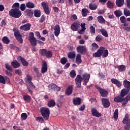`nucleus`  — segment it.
<instances>
[{
	"mask_svg": "<svg viewBox=\"0 0 130 130\" xmlns=\"http://www.w3.org/2000/svg\"><path fill=\"white\" fill-rule=\"evenodd\" d=\"M130 100V94L127 95L126 97L123 98L121 95H118L114 98V102H116V103H121V102H123V103L122 104V106H126V104H127V103Z\"/></svg>",
	"mask_w": 130,
	"mask_h": 130,
	"instance_id": "obj_1",
	"label": "nucleus"
},
{
	"mask_svg": "<svg viewBox=\"0 0 130 130\" xmlns=\"http://www.w3.org/2000/svg\"><path fill=\"white\" fill-rule=\"evenodd\" d=\"M107 57L108 56V50H105L104 47H100L96 52L93 54V57Z\"/></svg>",
	"mask_w": 130,
	"mask_h": 130,
	"instance_id": "obj_2",
	"label": "nucleus"
},
{
	"mask_svg": "<svg viewBox=\"0 0 130 130\" xmlns=\"http://www.w3.org/2000/svg\"><path fill=\"white\" fill-rule=\"evenodd\" d=\"M28 40L32 46H36L37 45V43H39V44H44V43L43 42L41 41L38 40L36 39V38L34 37V32H30L29 33V38H28Z\"/></svg>",
	"mask_w": 130,
	"mask_h": 130,
	"instance_id": "obj_3",
	"label": "nucleus"
},
{
	"mask_svg": "<svg viewBox=\"0 0 130 130\" xmlns=\"http://www.w3.org/2000/svg\"><path fill=\"white\" fill-rule=\"evenodd\" d=\"M9 16L13 18H20V16H22V12L20 11L19 9H12L9 12Z\"/></svg>",
	"mask_w": 130,
	"mask_h": 130,
	"instance_id": "obj_4",
	"label": "nucleus"
},
{
	"mask_svg": "<svg viewBox=\"0 0 130 130\" xmlns=\"http://www.w3.org/2000/svg\"><path fill=\"white\" fill-rule=\"evenodd\" d=\"M40 112L45 120H48V119L49 118V114H50L49 109L48 108L42 107L40 109Z\"/></svg>",
	"mask_w": 130,
	"mask_h": 130,
	"instance_id": "obj_5",
	"label": "nucleus"
},
{
	"mask_svg": "<svg viewBox=\"0 0 130 130\" xmlns=\"http://www.w3.org/2000/svg\"><path fill=\"white\" fill-rule=\"evenodd\" d=\"M39 53L41 56H46L47 58H51L52 57V52L51 51H47L46 49H40Z\"/></svg>",
	"mask_w": 130,
	"mask_h": 130,
	"instance_id": "obj_6",
	"label": "nucleus"
},
{
	"mask_svg": "<svg viewBox=\"0 0 130 130\" xmlns=\"http://www.w3.org/2000/svg\"><path fill=\"white\" fill-rule=\"evenodd\" d=\"M76 50L78 53L82 54V55L86 54V53L87 52V48H86V47L82 45L78 46L76 48Z\"/></svg>",
	"mask_w": 130,
	"mask_h": 130,
	"instance_id": "obj_7",
	"label": "nucleus"
},
{
	"mask_svg": "<svg viewBox=\"0 0 130 130\" xmlns=\"http://www.w3.org/2000/svg\"><path fill=\"white\" fill-rule=\"evenodd\" d=\"M80 78H81V81H83V80H84L83 85H84V86H86V85H87V83H88L89 82V80H90V75L87 74V73H84L82 75V77L80 75Z\"/></svg>",
	"mask_w": 130,
	"mask_h": 130,
	"instance_id": "obj_8",
	"label": "nucleus"
},
{
	"mask_svg": "<svg viewBox=\"0 0 130 130\" xmlns=\"http://www.w3.org/2000/svg\"><path fill=\"white\" fill-rule=\"evenodd\" d=\"M81 27V22L79 21L74 22L71 26V29L72 31H78Z\"/></svg>",
	"mask_w": 130,
	"mask_h": 130,
	"instance_id": "obj_9",
	"label": "nucleus"
},
{
	"mask_svg": "<svg viewBox=\"0 0 130 130\" xmlns=\"http://www.w3.org/2000/svg\"><path fill=\"white\" fill-rule=\"evenodd\" d=\"M14 36L16 39L19 42V43H23V38H22V35L19 30H15L14 31Z\"/></svg>",
	"mask_w": 130,
	"mask_h": 130,
	"instance_id": "obj_10",
	"label": "nucleus"
},
{
	"mask_svg": "<svg viewBox=\"0 0 130 130\" xmlns=\"http://www.w3.org/2000/svg\"><path fill=\"white\" fill-rule=\"evenodd\" d=\"M95 88L99 91L102 97H107V95H108V91L107 90L101 88L100 86L98 85L96 86Z\"/></svg>",
	"mask_w": 130,
	"mask_h": 130,
	"instance_id": "obj_11",
	"label": "nucleus"
},
{
	"mask_svg": "<svg viewBox=\"0 0 130 130\" xmlns=\"http://www.w3.org/2000/svg\"><path fill=\"white\" fill-rule=\"evenodd\" d=\"M5 68L6 70H7L5 71L6 75L7 76H12L13 74H12V73H11V72H13V68L11 66H10V64L8 63H5Z\"/></svg>",
	"mask_w": 130,
	"mask_h": 130,
	"instance_id": "obj_12",
	"label": "nucleus"
},
{
	"mask_svg": "<svg viewBox=\"0 0 130 130\" xmlns=\"http://www.w3.org/2000/svg\"><path fill=\"white\" fill-rule=\"evenodd\" d=\"M82 81L81 79V75H78L75 78L76 88H82Z\"/></svg>",
	"mask_w": 130,
	"mask_h": 130,
	"instance_id": "obj_13",
	"label": "nucleus"
},
{
	"mask_svg": "<svg viewBox=\"0 0 130 130\" xmlns=\"http://www.w3.org/2000/svg\"><path fill=\"white\" fill-rule=\"evenodd\" d=\"M26 84V86H27V89L28 90V91L29 92V93H30V94H32L33 93L32 89H35L36 87L35 86L34 84L33 83V82H32V81H31L30 82H28Z\"/></svg>",
	"mask_w": 130,
	"mask_h": 130,
	"instance_id": "obj_14",
	"label": "nucleus"
},
{
	"mask_svg": "<svg viewBox=\"0 0 130 130\" xmlns=\"http://www.w3.org/2000/svg\"><path fill=\"white\" fill-rule=\"evenodd\" d=\"M102 103L104 108H108L110 106V102L108 99L102 98Z\"/></svg>",
	"mask_w": 130,
	"mask_h": 130,
	"instance_id": "obj_15",
	"label": "nucleus"
},
{
	"mask_svg": "<svg viewBox=\"0 0 130 130\" xmlns=\"http://www.w3.org/2000/svg\"><path fill=\"white\" fill-rule=\"evenodd\" d=\"M91 112L92 115H93V116H95V117H100V116L102 115V114L101 113H99L95 108L91 109Z\"/></svg>",
	"mask_w": 130,
	"mask_h": 130,
	"instance_id": "obj_16",
	"label": "nucleus"
},
{
	"mask_svg": "<svg viewBox=\"0 0 130 130\" xmlns=\"http://www.w3.org/2000/svg\"><path fill=\"white\" fill-rule=\"evenodd\" d=\"M20 30H22L23 31H29L31 29V24L26 23L25 24L21 26L19 28Z\"/></svg>",
	"mask_w": 130,
	"mask_h": 130,
	"instance_id": "obj_17",
	"label": "nucleus"
},
{
	"mask_svg": "<svg viewBox=\"0 0 130 130\" xmlns=\"http://www.w3.org/2000/svg\"><path fill=\"white\" fill-rule=\"evenodd\" d=\"M54 31L55 36H56V37H58V35L60 34V27L59 26V25H55L54 28Z\"/></svg>",
	"mask_w": 130,
	"mask_h": 130,
	"instance_id": "obj_18",
	"label": "nucleus"
},
{
	"mask_svg": "<svg viewBox=\"0 0 130 130\" xmlns=\"http://www.w3.org/2000/svg\"><path fill=\"white\" fill-rule=\"evenodd\" d=\"M18 60H20L22 66L23 67H28L29 64V62L26 60V59H24V58L22 57L21 56H19L17 57Z\"/></svg>",
	"mask_w": 130,
	"mask_h": 130,
	"instance_id": "obj_19",
	"label": "nucleus"
},
{
	"mask_svg": "<svg viewBox=\"0 0 130 130\" xmlns=\"http://www.w3.org/2000/svg\"><path fill=\"white\" fill-rule=\"evenodd\" d=\"M42 6L44 9L45 14H46V15H49L50 14V11H49L48 5H47L45 2H42Z\"/></svg>",
	"mask_w": 130,
	"mask_h": 130,
	"instance_id": "obj_20",
	"label": "nucleus"
},
{
	"mask_svg": "<svg viewBox=\"0 0 130 130\" xmlns=\"http://www.w3.org/2000/svg\"><path fill=\"white\" fill-rule=\"evenodd\" d=\"M73 89L74 85H69L66 90L65 91V94H66L67 96H70V95H72Z\"/></svg>",
	"mask_w": 130,
	"mask_h": 130,
	"instance_id": "obj_21",
	"label": "nucleus"
},
{
	"mask_svg": "<svg viewBox=\"0 0 130 130\" xmlns=\"http://www.w3.org/2000/svg\"><path fill=\"white\" fill-rule=\"evenodd\" d=\"M122 122L123 124H126L127 126H130V119L128 115H125V117L123 119Z\"/></svg>",
	"mask_w": 130,
	"mask_h": 130,
	"instance_id": "obj_22",
	"label": "nucleus"
},
{
	"mask_svg": "<svg viewBox=\"0 0 130 130\" xmlns=\"http://www.w3.org/2000/svg\"><path fill=\"white\" fill-rule=\"evenodd\" d=\"M48 87L50 90H53L54 91H59L60 90V87L57 86L54 83L49 84Z\"/></svg>",
	"mask_w": 130,
	"mask_h": 130,
	"instance_id": "obj_23",
	"label": "nucleus"
},
{
	"mask_svg": "<svg viewBox=\"0 0 130 130\" xmlns=\"http://www.w3.org/2000/svg\"><path fill=\"white\" fill-rule=\"evenodd\" d=\"M47 72V63L46 61H43V64L41 72L42 74H45Z\"/></svg>",
	"mask_w": 130,
	"mask_h": 130,
	"instance_id": "obj_24",
	"label": "nucleus"
},
{
	"mask_svg": "<svg viewBox=\"0 0 130 130\" xmlns=\"http://www.w3.org/2000/svg\"><path fill=\"white\" fill-rule=\"evenodd\" d=\"M111 82L112 83V84H114V85H116L117 87H121V82L119 81L118 80L114 78H112L111 79Z\"/></svg>",
	"mask_w": 130,
	"mask_h": 130,
	"instance_id": "obj_25",
	"label": "nucleus"
},
{
	"mask_svg": "<svg viewBox=\"0 0 130 130\" xmlns=\"http://www.w3.org/2000/svg\"><path fill=\"white\" fill-rule=\"evenodd\" d=\"M73 103L74 105H81L82 102L80 98H75L73 99Z\"/></svg>",
	"mask_w": 130,
	"mask_h": 130,
	"instance_id": "obj_26",
	"label": "nucleus"
},
{
	"mask_svg": "<svg viewBox=\"0 0 130 130\" xmlns=\"http://www.w3.org/2000/svg\"><path fill=\"white\" fill-rule=\"evenodd\" d=\"M11 65L14 69H18L21 67V64H20V63L17 60L13 61L11 63Z\"/></svg>",
	"mask_w": 130,
	"mask_h": 130,
	"instance_id": "obj_27",
	"label": "nucleus"
},
{
	"mask_svg": "<svg viewBox=\"0 0 130 130\" xmlns=\"http://www.w3.org/2000/svg\"><path fill=\"white\" fill-rule=\"evenodd\" d=\"M123 85L124 88H126V90L129 91L130 90V82L127 80L125 79L123 82Z\"/></svg>",
	"mask_w": 130,
	"mask_h": 130,
	"instance_id": "obj_28",
	"label": "nucleus"
},
{
	"mask_svg": "<svg viewBox=\"0 0 130 130\" xmlns=\"http://www.w3.org/2000/svg\"><path fill=\"white\" fill-rule=\"evenodd\" d=\"M80 27H81V29L78 32L79 34H83V32H85V30H86V23L85 22L80 23Z\"/></svg>",
	"mask_w": 130,
	"mask_h": 130,
	"instance_id": "obj_29",
	"label": "nucleus"
},
{
	"mask_svg": "<svg viewBox=\"0 0 130 130\" xmlns=\"http://www.w3.org/2000/svg\"><path fill=\"white\" fill-rule=\"evenodd\" d=\"M67 56L69 59H74L76 57V52L72 51L68 52Z\"/></svg>",
	"mask_w": 130,
	"mask_h": 130,
	"instance_id": "obj_30",
	"label": "nucleus"
},
{
	"mask_svg": "<svg viewBox=\"0 0 130 130\" xmlns=\"http://www.w3.org/2000/svg\"><path fill=\"white\" fill-rule=\"evenodd\" d=\"M23 99L24 101L27 102V103H30L32 99H31V96L28 94H24L23 95Z\"/></svg>",
	"mask_w": 130,
	"mask_h": 130,
	"instance_id": "obj_31",
	"label": "nucleus"
},
{
	"mask_svg": "<svg viewBox=\"0 0 130 130\" xmlns=\"http://www.w3.org/2000/svg\"><path fill=\"white\" fill-rule=\"evenodd\" d=\"M75 62L77 64H80V63H82V57L81 54H77L76 55V57L75 59Z\"/></svg>",
	"mask_w": 130,
	"mask_h": 130,
	"instance_id": "obj_32",
	"label": "nucleus"
},
{
	"mask_svg": "<svg viewBox=\"0 0 130 130\" xmlns=\"http://www.w3.org/2000/svg\"><path fill=\"white\" fill-rule=\"evenodd\" d=\"M116 5L118 8H121L124 5V0H116Z\"/></svg>",
	"mask_w": 130,
	"mask_h": 130,
	"instance_id": "obj_33",
	"label": "nucleus"
},
{
	"mask_svg": "<svg viewBox=\"0 0 130 130\" xmlns=\"http://www.w3.org/2000/svg\"><path fill=\"white\" fill-rule=\"evenodd\" d=\"M89 8L91 11H95L98 9L97 5L95 3H90L89 4Z\"/></svg>",
	"mask_w": 130,
	"mask_h": 130,
	"instance_id": "obj_34",
	"label": "nucleus"
},
{
	"mask_svg": "<svg viewBox=\"0 0 130 130\" xmlns=\"http://www.w3.org/2000/svg\"><path fill=\"white\" fill-rule=\"evenodd\" d=\"M128 92H129V90H128L127 89H123L121 90L120 95L123 98H124V96H125V95H127V94H128Z\"/></svg>",
	"mask_w": 130,
	"mask_h": 130,
	"instance_id": "obj_35",
	"label": "nucleus"
},
{
	"mask_svg": "<svg viewBox=\"0 0 130 130\" xmlns=\"http://www.w3.org/2000/svg\"><path fill=\"white\" fill-rule=\"evenodd\" d=\"M25 13L26 15L29 17H32V16H33V10L31 9H26L25 11Z\"/></svg>",
	"mask_w": 130,
	"mask_h": 130,
	"instance_id": "obj_36",
	"label": "nucleus"
},
{
	"mask_svg": "<svg viewBox=\"0 0 130 130\" xmlns=\"http://www.w3.org/2000/svg\"><path fill=\"white\" fill-rule=\"evenodd\" d=\"M56 103L55 101L53 100H50L49 102L48 103V107H54L55 106Z\"/></svg>",
	"mask_w": 130,
	"mask_h": 130,
	"instance_id": "obj_37",
	"label": "nucleus"
},
{
	"mask_svg": "<svg viewBox=\"0 0 130 130\" xmlns=\"http://www.w3.org/2000/svg\"><path fill=\"white\" fill-rule=\"evenodd\" d=\"M114 14L117 18H119L120 16H122V12L120 10H116L114 12Z\"/></svg>",
	"mask_w": 130,
	"mask_h": 130,
	"instance_id": "obj_38",
	"label": "nucleus"
},
{
	"mask_svg": "<svg viewBox=\"0 0 130 130\" xmlns=\"http://www.w3.org/2000/svg\"><path fill=\"white\" fill-rule=\"evenodd\" d=\"M98 21L99 23L101 24H104L105 23V19L103 18L102 16H99L98 17Z\"/></svg>",
	"mask_w": 130,
	"mask_h": 130,
	"instance_id": "obj_39",
	"label": "nucleus"
},
{
	"mask_svg": "<svg viewBox=\"0 0 130 130\" xmlns=\"http://www.w3.org/2000/svg\"><path fill=\"white\" fill-rule=\"evenodd\" d=\"M2 41L3 43H4V44H9V43H10V42H11V41H10V39L8 38V37H4L2 38Z\"/></svg>",
	"mask_w": 130,
	"mask_h": 130,
	"instance_id": "obj_40",
	"label": "nucleus"
},
{
	"mask_svg": "<svg viewBox=\"0 0 130 130\" xmlns=\"http://www.w3.org/2000/svg\"><path fill=\"white\" fill-rule=\"evenodd\" d=\"M118 70L120 72H124L126 70V67L124 65H120L117 67Z\"/></svg>",
	"mask_w": 130,
	"mask_h": 130,
	"instance_id": "obj_41",
	"label": "nucleus"
},
{
	"mask_svg": "<svg viewBox=\"0 0 130 130\" xmlns=\"http://www.w3.org/2000/svg\"><path fill=\"white\" fill-rule=\"evenodd\" d=\"M25 82L26 83H30V82H32V76L27 75L26 78L25 79Z\"/></svg>",
	"mask_w": 130,
	"mask_h": 130,
	"instance_id": "obj_42",
	"label": "nucleus"
},
{
	"mask_svg": "<svg viewBox=\"0 0 130 130\" xmlns=\"http://www.w3.org/2000/svg\"><path fill=\"white\" fill-rule=\"evenodd\" d=\"M34 16L36 18H39L41 16V12L38 10H36L34 11Z\"/></svg>",
	"mask_w": 130,
	"mask_h": 130,
	"instance_id": "obj_43",
	"label": "nucleus"
},
{
	"mask_svg": "<svg viewBox=\"0 0 130 130\" xmlns=\"http://www.w3.org/2000/svg\"><path fill=\"white\" fill-rule=\"evenodd\" d=\"M99 47V46L96 44V43H92L91 44V50L92 51H95L96 49H98Z\"/></svg>",
	"mask_w": 130,
	"mask_h": 130,
	"instance_id": "obj_44",
	"label": "nucleus"
},
{
	"mask_svg": "<svg viewBox=\"0 0 130 130\" xmlns=\"http://www.w3.org/2000/svg\"><path fill=\"white\" fill-rule=\"evenodd\" d=\"M26 6V8H28V9H33V8L35 7V5L31 2L27 3Z\"/></svg>",
	"mask_w": 130,
	"mask_h": 130,
	"instance_id": "obj_45",
	"label": "nucleus"
},
{
	"mask_svg": "<svg viewBox=\"0 0 130 130\" xmlns=\"http://www.w3.org/2000/svg\"><path fill=\"white\" fill-rule=\"evenodd\" d=\"M107 7L109 8V9H113L114 7V4L112 3L111 1H109L107 3Z\"/></svg>",
	"mask_w": 130,
	"mask_h": 130,
	"instance_id": "obj_46",
	"label": "nucleus"
},
{
	"mask_svg": "<svg viewBox=\"0 0 130 130\" xmlns=\"http://www.w3.org/2000/svg\"><path fill=\"white\" fill-rule=\"evenodd\" d=\"M100 32L103 36H105V37H108V33L106 30L102 29H101Z\"/></svg>",
	"mask_w": 130,
	"mask_h": 130,
	"instance_id": "obj_47",
	"label": "nucleus"
},
{
	"mask_svg": "<svg viewBox=\"0 0 130 130\" xmlns=\"http://www.w3.org/2000/svg\"><path fill=\"white\" fill-rule=\"evenodd\" d=\"M88 14V10L85 8L82 9V17H86Z\"/></svg>",
	"mask_w": 130,
	"mask_h": 130,
	"instance_id": "obj_48",
	"label": "nucleus"
},
{
	"mask_svg": "<svg viewBox=\"0 0 130 130\" xmlns=\"http://www.w3.org/2000/svg\"><path fill=\"white\" fill-rule=\"evenodd\" d=\"M90 33H91V35H94L96 33V30H95V27H94L93 26H90Z\"/></svg>",
	"mask_w": 130,
	"mask_h": 130,
	"instance_id": "obj_49",
	"label": "nucleus"
},
{
	"mask_svg": "<svg viewBox=\"0 0 130 130\" xmlns=\"http://www.w3.org/2000/svg\"><path fill=\"white\" fill-rule=\"evenodd\" d=\"M28 116L26 113H23L21 115V120H26Z\"/></svg>",
	"mask_w": 130,
	"mask_h": 130,
	"instance_id": "obj_50",
	"label": "nucleus"
},
{
	"mask_svg": "<svg viewBox=\"0 0 130 130\" xmlns=\"http://www.w3.org/2000/svg\"><path fill=\"white\" fill-rule=\"evenodd\" d=\"M113 118L114 119H117L118 118V109H116L114 112Z\"/></svg>",
	"mask_w": 130,
	"mask_h": 130,
	"instance_id": "obj_51",
	"label": "nucleus"
},
{
	"mask_svg": "<svg viewBox=\"0 0 130 130\" xmlns=\"http://www.w3.org/2000/svg\"><path fill=\"white\" fill-rule=\"evenodd\" d=\"M124 15L126 17H128L130 16V12L129 10H127V9H124Z\"/></svg>",
	"mask_w": 130,
	"mask_h": 130,
	"instance_id": "obj_52",
	"label": "nucleus"
},
{
	"mask_svg": "<svg viewBox=\"0 0 130 130\" xmlns=\"http://www.w3.org/2000/svg\"><path fill=\"white\" fill-rule=\"evenodd\" d=\"M68 62V59L66 57H62L60 59V63L62 64H66Z\"/></svg>",
	"mask_w": 130,
	"mask_h": 130,
	"instance_id": "obj_53",
	"label": "nucleus"
},
{
	"mask_svg": "<svg viewBox=\"0 0 130 130\" xmlns=\"http://www.w3.org/2000/svg\"><path fill=\"white\" fill-rule=\"evenodd\" d=\"M70 75L71 78H74L77 75L76 74V71L75 70H72L70 73Z\"/></svg>",
	"mask_w": 130,
	"mask_h": 130,
	"instance_id": "obj_54",
	"label": "nucleus"
},
{
	"mask_svg": "<svg viewBox=\"0 0 130 130\" xmlns=\"http://www.w3.org/2000/svg\"><path fill=\"white\" fill-rule=\"evenodd\" d=\"M0 83L6 84V79L2 75H0Z\"/></svg>",
	"mask_w": 130,
	"mask_h": 130,
	"instance_id": "obj_55",
	"label": "nucleus"
},
{
	"mask_svg": "<svg viewBox=\"0 0 130 130\" xmlns=\"http://www.w3.org/2000/svg\"><path fill=\"white\" fill-rule=\"evenodd\" d=\"M12 9H19L20 8V4L15 3L12 6Z\"/></svg>",
	"mask_w": 130,
	"mask_h": 130,
	"instance_id": "obj_56",
	"label": "nucleus"
},
{
	"mask_svg": "<svg viewBox=\"0 0 130 130\" xmlns=\"http://www.w3.org/2000/svg\"><path fill=\"white\" fill-rule=\"evenodd\" d=\"M37 121H38V122H41V123H42V122H44V119H43V118L42 117H37L36 118Z\"/></svg>",
	"mask_w": 130,
	"mask_h": 130,
	"instance_id": "obj_57",
	"label": "nucleus"
},
{
	"mask_svg": "<svg viewBox=\"0 0 130 130\" xmlns=\"http://www.w3.org/2000/svg\"><path fill=\"white\" fill-rule=\"evenodd\" d=\"M95 40L96 41H98V42H101L102 40V38L101 36L98 35L95 38Z\"/></svg>",
	"mask_w": 130,
	"mask_h": 130,
	"instance_id": "obj_58",
	"label": "nucleus"
},
{
	"mask_svg": "<svg viewBox=\"0 0 130 130\" xmlns=\"http://www.w3.org/2000/svg\"><path fill=\"white\" fill-rule=\"evenodd\" d=\"M20 8L22 12H23L24 10H26V5H25V4H21Z\"/></svg>",
	"mask_w": 130,
	"mask_h": 130,
	"instance_id": "obj_59",
	"label": "nucleus"
},
{
	"mask_svg": "<svg viewBox=\"0 0 130 130\" xmlns=\"http://www.w3.org/2000/svg\"><path fill=\"white\" fill-rule=\"evenodd\" d=\"M15 73L19 75V76H21L22 75V71L21 69L16 70H15Z\"/></svg>",
	"mask_w": 130,
	"mask_h": 130,
	"instance_id": "obj_60",
	"label": "nucleus"
},
{
	"mask_svg": "<svg viewBox=\"0 0 130 130\" xmlns=\"http://www.w3.org/2000/svg\"><path fill=\"white\" fill-rule=\"evenodd\" d=\"M99 76L100 78H101L102 79V80H105V79H106V77H105V75H104L102 73H99Z\"/></svg>",
	"mask_w": 130,
	"mask_h": 130,
	"instance_id": "obj_61",
	"label": "nucleus"
},
{
	"mask_svg": "<svg viewBox=\"0 0 130 130\" xmlns=\"http://www.w3.org/2000/svg\"><path fill=\"white\" fill-rule=\"evenodd\" d=\"M120 20L121 22V23H125V22H126V20H125V17L124 16H122L120 18Z\"/></svg>",
	"mask_w": 130,
	"mask_h": 130,
	"instance_id": "obj_62",
	"label": "nucleus"
},
{
	"mask_svg": "<svg viewBox=\"0 0 130 130\" xmlns=\"http://www.w3.org/2000/svg\"><path fill=\"white\" fill-rule=\"evenodd\" d=\"M35 34L36 37L37 38V39L40 38V37L41 36V35H40V32L39 31H35Z\"/></svg>",
	"mask_w": 130,
	"mask_h": 130,
	"instance_id": "obj_63",
	"label": "nucleus"
},
{
	"mask_svg": "<svg viewBox=\"0 0 130 130\" xmlns=\"http://www.w3.org/2000/svg\"><path fill=\"white\" fill-rule=\"evenodd\" d=\"M44 21H45V16L43 15L40 19V23H43V22H44Z\"/></svg>",
	"mask_w": 130,
	"mask_h": 130,
	"instance_id": "obj_64",
	"label": "nucleus"
}]
</instances>
